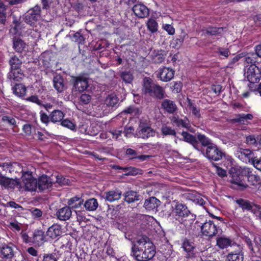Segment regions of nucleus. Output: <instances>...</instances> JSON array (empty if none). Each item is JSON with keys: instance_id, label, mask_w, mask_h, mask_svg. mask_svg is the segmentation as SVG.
<instances>
[{"instance_id": "obj_1", "label": "nucleus", "mask_w": 261, "mask_h": 261, "mask_svg": "<svg viewBox=\"0 0 261 261\" xmlns=\"http://www.w3.org/2000/svg\"><path fill=\"white\" fill-rule=\"evenodd\" d=\"M155 253V246L149 238L145 236L138 238L132 247V255L138 261L150 260Z\"/></svg>"}, {"instance_id": "obj_2", "label": "nucleus", "mask_w": 261, "mask_h": 261, "mask_svg": "<svg viewBox=\"0 0 261 261\" xmlns=\"http://www.w3.org/2000/svg\"><path fill=\"white\" fill-rule=\"evenodd\" d=\"M142 92L159 99H163L165 93L163 87L155 84L150 77H147L143 79Z\"/></svg>"}, {"instance_id": "obj_3", "label": "nucleus", "mask_w": 261, "mask_h": 261, "mask_svg": "<svg viewBox=\"0 0 261 261\" xmlns=\"http://www.w3.org/2000/svg\"><path fill=\"white\" fill-rule=\"evenodd\" d=\"M41 8L40 5H36L30 8L24 15V21L33 27H36L41 19Z\"/></svg>"}, {"instance_id": "obj_4", "label": "nucleus", "mask_w": 261, "mask_h": 261, "mask_svg": "<svg viewBox=\"0 0 261 261\" xmlns=\"http://www.w3.org/2000/svg\"><path fill=\"white\" fill-rule=\"evenodd\" d=\"M244 76L251 83H258L261 78V72L258 66H244Z\"/></svg>"}, {"instance_id": "obj_5", "label": "nucleus", "mask_w": 261, "mask_h": 261, "mask_svg": "<svg viewBox=\"0 0 261 261\" xmlns=\"http://www.w3.org/2000/svg\"><path fill=\"white\" fill-rule=\"evenodd\" d=\"M204 154L212 161L221 160L225 156V153L215 144L206 148Z\"/></svg>"}, {"instance_id": "obj_6", "label": "nucleus", "mask_w": 261, "mask_h": 261, "mask_svg": "<svg viewBox=\"0 0 261 261\" xmlns=\"http://www.w3.org/2000/svg\"><path fill=\"white\" fill-rule=\"evenodd\" d=\"M21 178L26 190L35 191L37 190V180L33 177L31 172H23Z\"/></svg>"}, {"instance_id": "obj_7", "label": "nucleus", "mask_w": 261, "mask_h": 261, "mask_svg": "<svg viewBox=\"0 0 261 261\" xmlns=\"http://www.w3.org/2000/svg\"><path fill=\"white\" fill-rule=\"evenodd\" d=\"M181 247L186 253V257L193 258L198 255L195 243L190 240L184 239L182 242Z\"/></svg>"}, {"instance_id": "obj_8", "label": "nucleus", "mask_w": 261, "mask_h": 261, "mask_svg": "<svg viewBox=\"0 0 261 261\" xmlns=\"http://www.w3.org/2000/svg\"><path fill=\"white\" fill-rule=\"evenodd\" d=\"M155 135V131L151 127L144 124H140L137 128L135 136L136 137L146 139L149 137H153Z\"/></svg>"}, {"instance_id": "obj_9", "label": "nucleus", "mask_w": 261, "mask_h": 261, "mask_svg": "<svg viewBox=\"0 0 261 261\" xmlns=\"http://www.w3.org/2000/svg\"><path fill=\"white\" fill-rule=\"evenodd\" d=\"M201 231L203 235L212 237L216 235L218 230L213 221L209 220L201 225Z\"/></svg>"}, {"instance_id": "obj_10", "label": "nucleus", "mask_w": 261, "mask_h": 261, "mask_svg": "<svg viewBox=\"0 0 261 261\" xmlns=\"http://www.w3.org/2000/svg\"><path fill=\"white\" fill-rule=\"evenodd\" d=\"M14 245L12 243L3 242L0 247V254L3 259H11L14 256Z\"/></svg>"}, {"instance_id": "obj_11", "label": "nucleus", "mask_w": 261, "mask_h": 261, "mask_svg": "<svg viewBox=\"0 0 261 261\" xmlns=\"http://www.w3.org/2000/svg\"><path fill=\"white\" fill-rule=\"evenodd\" d=\"M235 155L237 158L243 162L250 163L251 164L254 157L253 151L249 149L239 148L235 152Z\"/></svg>"}, {"instance_id": "obj_12", "label": "nucleus", "mask_w": 261, "mask_h": 261, "mask_svg": "<svg viewBox=\"0 0 261 261\" xmlns=\"http://www.w3.org/2000/svg\"><path fill=\"white\" fill-rule=\"evenodd\" d=\"M235 250L231 251L226 256L227 261H243L244 254L242 252V247L240 245L233 244Z\"/></svg>"}, {"instance_id": "obj_13", "label": "nucleus", "mask_w": 261, "mask_h": 261, "mask_svg": "<svg viewBox=\"0 0 261 261\" xmlns=\"http://www.w3.org/2000/svg\"><path fill=\"white\" fill-rule=\"evenodd\" d=\"M53 180L46 175H43L37 180V189L40 192L50 189L53 186Z\"/></svg>"}, {"instance_id": "obj_14", "label": "nucleus", "mask_w": 261, "mask_h": 261, "mask_svg": "<svg viewBox=\"0 0 261 261\" xmlns=\"http://www.w3.org/2000/svg\"><path fill=\"white\" fill-rule=\"evenodd\" d=\"M132 10L135 15L140 18L147 17L149 14L148 8L141 3H137L134 5Z\"/></svg>"}, {"instance_id": "obj_15", "label": "nucleus", "mask_w": 261, "mask_h": 261, "mask_svg": "<svg viewBox=\"0 0 261 261\" xmlns=\"http://www.w3.org/2000/svg\"><path fill=\"white\" fill-rule=\"evenodd\" d=\"M46 241L44 231L42 229H36L32 236V243L38 246H42Z\"/></svg>"}, {"instance_id": "obj_16", "label": "nucleus", "mask_w": 261, "mask_h": 261, "mask_svg": "<svg viewBox=\"0 0 261 261\" xmlns=\"http://www.w3.org/2000/svg\"><path fill=\"white\" fill-rule=\"evenodd\" d=\"M71 82L73 84L72 89V93L75 96L77 97L79 99L82 98V76L77 77L72 76Z\"/></svg>"}, {"instance_id": "obj_17", "label": "nucleus", "mask_w": 261, "mask_h": 261, "mask_svg": "<svg viewBox=\"0 0 261 261\" xmlns=\"http://www.w3.org/2000/svg\"><path fill=\"white\" fill-rule=\"evenodd\" d=\"M0 184L6 188L11 189H14L16 187H19V188L21 187L19 179L9 178L3 175H0Z\"/></svg>"}, {"instance_id": "obj_18", "label": "nucleus", "mask_w": 261, "mask_h": 261, "mask_svg": "<svg viewBox=\"0 0 261 261\" xmlns=\"http://www.w3.org/2000/svg\"><path fill=\"white\" fill-rule=\"evenodd\" d=\"M0 167H2L3 170L8 171L9 173L13 172H22L23 171L22 167L20 164L14 162L13 163H5L2 165H0Z\"/></svg>"}, {"instance_id": "obj_19", "label": "nucleus", "mask_w": 261, "mask_h": 261, "mask_svg": "<svg viewBox=\"0 0 261 261\" xmlns=\"http://www.w3.org/2000/svg\"><path fill=\"white\" fill-rule=\"evenodd\" d=\"M174 74V71L172 69L166 67L160 69L159 74L160 80L164 82L170 81Z\"/></svg>"}, {"instance_id": "obj_20", "label": "nucleus", "mask_w": 261, "mask_h": 261, "mask_svg": "<svg viewBox=\"0 0 261 261\" xmlns=\"http://www.w3.org/2000/svg\"><path fill=\"white\" fill-rule=\"evenodd\" d=\"M242 173L248 177V181L253 186L256 185L259 182V177L252 173L250 168L244 167L243 169Z\"/></svg>"}, {"instance_id": "obj_21", "label": "nucleus", "mask_w": 261, "mask_h": 261, "mask_svg": "<svg viewBox=\"0 0 261 261\" xmlns=\"http://www.w3.org/2000/svg\"><path fill=\"white\" fill-rule=\"evenodd\" d=\"M72 212L69 206H65L60 208L56 213L58 219L62 221L68 220L71 216Z\"/></svg>"}, {"instance_id": "obj_22", "label": "nucleus", "mask_w": 261, "mask_h": 261, "mask_svg": "<svg viewBox=\"0 0 261 261\" xmlns=\"http://www.w3.org/2000/svg\"><path fill=\"white\" fill-rule=\"evenodd\" d=\"M54 87L58 93H62L65 89L64 80L60 75H56L53 78Z\"/></svg>"}, {"instance_id": "obj_23", "label": "nucleus", "mask_w": 261, "mask_h": 261, "mask_svg": "<svg viewBox=\"0 0 261 261\" xmlns=\"http://www.w3.org/2000/svg\"><path fill=\"white\" fill-rule=\"evenodd\" d=\"M47 236L55 239L62 234L61 226L58 224H54L49 227L46 232Z\"/></svg>"}, {"instance_id": "obj_24", "label": "nucleus", "mask_w": 261, "mask_h": 261, "mask_svg": "<svg viewBox=\"0 0 261 261\" xmlns=\"http://www.w3.org/2000/svg\"><path fill=\"white\" fill-rule=\"evenodd\" d=\"M175 213L176 215L182 218H186L191 215V213L187 207L182 204H178L176 205Z\"/></svg>"}, {"instance_id": "obj_25", "label": "nucleus", "mask_w": 261, "mask_h": 261, "mask_svg": "<svg viewBox=\"0 0 261 261\" xmlns=\"http://www.w3.org/2000/svg\"><path fill=\"white\" fill-rule=\"evenodd\" d=\"M160 204V201L155 197H151L145 200L144 204V207L148 210L156 209Z\"/></svg>"}, {"instance_id": "obj_26", "label": "nucleus", "mask_w": 261, "mask_h": 261, "mask_svg": "<svg viewBox=\"0 0 261 261\" xmlns=\"http://www.w3.org/2000/svg\"><path fill=\"white\" fill-rule=\"evenodd\" d=\"M242 177L243 175L240 174V171H236L231 173L230 181L232 184H236L240 187L245 188L247 187V186L243 182Z\"/></svg>"}, {"instance_id": "obj_27", "label": "nucleus", "mask_w": 261, "mask_h": 261, "mask_svg": "<svg viewBox=\"0 0 261 261\" xmlns=\"http://www.w3.org/2000/svg\"><path fill=\"white\" fill-rule=\"evenodd\" d=\"M122 192L119 190H111L106 193L105 199L112 202L120 199Z\"/></svg>"}, {"instance_id": "obj_28", "label": "nucleus", "mask_w": 261, "mask_h": 261, "mask_svg": "<svg viewBox=\"0 0 261 261\" xmlns=\"http://www.w3.org/2000/svg\"><path fill=\"white\" fill-rule=\"evenodd\" d=\"M162 107L169 113H173L177 109L174 102L169 99H165L162 103Z\"/></svg>"}, {"instance_id": "obj_29", "label": "nucleus", "mask_w": 261, "mask_h": 261, "mask_svg": "<svg viewBox=\"0 0 261 261\" xmlns=\"http://www.w3.org/2000/svg\"><path fill=\"white\" fill-rule=\"evenodd\" d=\"M13 47L16 51L22 53L26 47L25 43L20 38L14 37L13 40Z\"/></svg>"}, {"instance_id": "obj_30", "label": "nucleus", "mask_w": 261, "mask_h": 261, "mask_svg": "<svg viewBox=\"0 0 261 261\" xmlns=\"http://www.w3.org/2000/svg\"><path fill=\"white\" fill-rule=\"evenodd\" d=\"M181 135L183 137L182 140L191 144L196 149H198L197 147L198 143L194 136L187 132H182Z\"/></svg>"}, {"instance_id": "obj_31", "label": "nucleus", "mask_w": 261, "mask_h": 261, "mask_svg": "<svg viewBox=\"0 0 261 261\" xmlns=\"http://www.w3.org/2000/svg\"><path fill=\"white\" fill-rule=\"evenodd\" d=\"M232 244V241L227 238L219 237L217 239V245L221 249H224L227 248L228 246L233 247Z\"/></svg>"}, {"instance_id": "obj_32", "label": "nucleus", "mask_w": 261, "mask_h": 261, "mask_svg": "<svg viewBox=\"0 0 261 261\" xmlns=\"http://www.w3.org/2000/svg\"><path fill=\"white\" fill-rule=\"evenodd\" d=\"M8 77L9 79L14 81H19L24 77L23 73L21 72L20 68L19 69L11 70L8 74Z\"/></svg>"}, {"instance_id": "obj_33", "label": "nucleus", "mask_w": 261, "mask_h": 261, "mask_svg": "<svg viewBox=\"0 0 261 261\" xmlns=\"http://www.w3.org/2000/svg\"><path fill=\"white\" fill-rule=\"evenodd\" d=\"M64 116L63 113L60 110H54L49 115L50 121L54 123L61 122Z\"/></svg>"}, {"instance_id": "obj_34", "label": "nucleus", "mask_w": 261, "mask_h": 261, "mask_svg": "<svg viewBox=\"0 0 261 261\" xmlns=\"http://www.w3.org/2000/svg\"><path fill=\"white\" fill-rule=\"evenodd\" d=\"M204 35L217 36L223 33V28L208 27L202 30Z\"/></svg>"}, {"instance_id": "obj_35", "label": "nucleus", "mask_w": 261, "mask_h": 261, "mask_svg": "<svg viewBox=\"0 0 261 261\" xmlns=\"http://www.w3.org/2000/svg\"><path fill=\"white\" fill-rule=\"evenodd\" d=\"M9 63L11 70L19 69L20 68L22 61L16 55H13L11 57Z\"/></svg>"}, {"instance_id": "obj_36", "label": "nucleus", "mask_w": 261, "mask_h": 261, "mask_svg": "<svg viewBox=\"0 0 261 261\" xmlns=\"http://www.w3.org/2000/svg\"><path fill=\"white\" fill-rule=\"evenodd\" d=\"M253 116L251 114H240L238 115L233 121L240 124H245L248 120H251Z\"/></svg>"}, {"instance_id": "obj_37", "label": "nucleus", "mask_w": 261, "mask_h": 261, "mask_svg": "<svg viewBox=\"0 0 261 261\" xmlns=\"http://www.w3.org/2000/svg\"><path fill=\"white\" fill-rule=\"evenodd\" d=\"M26 87L22 84H17L13 88V93L18 97H22L26 94Z\"/></svg>"}, {"instance_id": "obj_38", "label": "nucleus", "mask_w": 261, "mask_h": 261, "mask_svg": "<svg viewBox=\"0 0 261 261\" xmlns=\"http://www.w3.org/2000/svg\"><path fill=\"white\" fill-rule=\"evenodd\" d=\"M139 196L137 192L129 191L124 193V200L128 203L139 200Z\"/></svg>"}, {"instance_id": "obj_39", "label": "nucleus", "mask_w": 261, "mask_h": 261, "mask_svg": "<svg viewBox=\"0 0 261 261\" xmlns=\"http://www.w3.org/2000/svg\"><path fill=\"white\" fill-rule=\"evenodd\" d=\"M98 206V204L97 201L95 198H90L87 200L84 204L85 207L89 211L96 210Z\"/></svg>"}, {"instance_id": "obj_40", "label": "nucleus", "mask_w": 261, "mask_h": 261, "mask_svg": "<svg viewBox=\"0 0 261 261\" xmlns=\"http://www.w3.org/2000/svg\"><path fill=\"white\" fill-rule=\"evenodd\" d=\"M119 99L115 95H109L105 100V103L108 107L114 108L117 106Z\"/></svg>"}, {"instance_id": "obj_41", "label": "nucleus", "mask_w": 261, "mask_h": 261, "mask_svg": "<svg viewBox=\"0 0 261 261\" xmlns=\"http://www.w3.org/2000/svg\"><path fill=\"white\" fill-rule=\"evenodd\" d=\"M236 203L242 208L243 210L252 211L254 208L251 203L247 200L239 199L236 200Z\"/></svg>"}, {"instance_id": "obj_42", "label": "nucleus", "mask_w": 261, "mask_h": 261, "mask_svg": "<svg viewBox=\"0 0 261 261\" xmlns=\"http://www.w3.org/2000/svg\"><path fill=\"white\" fill-rule=\"evenodd\" d=\"M69 207L72 209L80 208L82 205V199L77 196L70 198L68 202Z\"/></svg>"}, {"instance_id": "obj_43", "label": "nucleus", "mask_w": 261, "mask_h": 261, "mask_svg": "<svg viewBox=\"0 0 261 261\" xmlns=\"http://www.w3.org/2000/svg\"><path fill=\"white\" fill-rule=\"evenodd\" d=\"M257 56L256 54H251L248 55L245 58V66L250 67L253 65H256Z\"/></svg>"}, {"instance_id": "obj_44", "label": "nucleus", "mask_w": 261, "mask_h": 261, "mask_svg": "<svg viewBox=\"0 0 261 261\" xmlns=\"http://www.w3.org/2000/svg\"><path fill=\"white\" fill-rule=\"evenodd\" d=\"M185 196L192 201L195 202L199 205H203L205 204L204 200L199 196L193 194V193H187Z\"/></svg>"}, {"instance_id": "obj_45", "label": "nucleus", "mask_w": 261, "mask_h": 261, "mask_svg": "<svg viewBox=\"0 0 261 261\" xmlns=\"http://www.w3.org/2000/svg\"><path fill=\"white\" fill-rule=\"evenodd\" d=\"M172 122L178 127H187L189 125V121L187 118L179 119L178 117L173 116L171 119Z\"/></svg>"}, {"instance_id": "obj_46", "label": "nucleus", "mask_w": 261, "mask_h": 261, "mask_svg": "<svg viewBox=\"0 0 261 261\" xmlns=\"http://www.w3.org/2000/svg\"><path fill=\"white\" fill-rule=\"evenodd\" d=\"M119 76L125 83L129 84L134 79L133 75L129 71H122L120 72Z\"/></svg>"}, {"instance_id": "obj_47", "label": "nucleus", "mask_w": 261, "mask_h": 261, "mask_svg": "<svg viewBox=\"0 0 261 261\" xmlns=\"http://www.w3.org/2000/svg\"><path fill=\"white\" fill-rule=\"evenodd\" d=\"M148 30L152 33H155L158 30V24L153 18H149L146 22Z\"/></svg>"}, {"instance_id": "obj_48", "label": "nucleus", "mask_w": 261, "mask_h": 261, "mask_svg": "<svg viewBox=\"0 0 261 261\" xmlns=\"http://www.w3.org/2000/svg\"><path fill=\"white\" fill-rule=\"evenodd\" d=\"M188 107L192 114L196 117L199 118L200 117V110L197 108L196 105L192 102L189 98H187Z\"/></svg>"}, {"instance_id": "obj_49", "label": "nucleus", "mask_w": 261, "mask_h": 261, "mask_svg": "<svg viewBox=\"0 0 261 261\" xmlns=\"http://www.w3.org/2000/svg\"><path fill=\"white\" fill-rule=\"evenodd\" d=\"M197 138L201 143L202 145L206 147V148H207L208 146H212L214 144L210 139L203 135H198Z\"/></svg>"}, {"instance_id": "obj_50", "label": "nucleus", "mask_w": 261, "mask_h": 261, "mask_svg": "<svg viewBox=\"0 0 261 261\" xmlns=\"http://www.w3.org/2000/svg\"><path fill=\"white\" fill-rule=\"evenodd\" d=\"M161 130L162 135L164 136L172 135L176 137L175 130L171 127L164 125L162 126Z\"/></svg>"}, {"instance_id": "obj_51", "label": "nucleus", "mask_w": 261, "mask_h": 261, "mask_svg": "<svg viewBox=\"0 0 261 261\" xmlns=\"http://www.w3.org/2000/svg\"><path fill=\"white\" fill-rule=\"evenodd\" d=\"M6 20V6L0 3V24H4Z\"/></svg>"}, {"instance_id": "obj_52", "label": "nucleus", "mask_w": 261, "mask_h": 261, "mask_svg": "<svg viewBox=\"0 0 261 261\" xmlns=\"http://www.w3.org/2000/svg\"><path fill=\"white\" fill-rule=\"evenodd\" d=\"M2 121L3 122L7 123L9 125H13V126H16V122L15 119L10 116L4 115L2 117Z\"/></svg>"}, {"instance_id": "obj_53", "label": "nucleus", "mask_w": 261, "mask_h": 261, "mask_svg": "<svg viewBox=\"0 0 261 261\" xmlns=\"http://www.w3.org/2000/svg\"><path fill=\"white\" fill-rule=\"evenodd\" d=\"M125 154L127 157L129 158L130 160H134L137 159L138 153L134 149L127 148L125 151Z\"/></svg>"}, {"instance_id": "obj_54", "label": "nucleus", "mask_w": 261, "mask_h": 261, "mask_svg": "<svg viewBox=\"0 0 261 261\" xmlns=\"http://www.w3.org/2000/svg\"><path fill=\"white\" fill-rule=\"evenodd\" d=\"M25 100L35 103L39 106L43 105L42 101L39 99L37 95H32L27 98Z\"/></svg>"}, {"instance_id": "obj_55", "label": "nucleus", "mask_w": 261, "mask_h": 261, "mask_svg": "<svg viewBox=\"0 0 261 261\" xmlns=\"http://www.w3.org/2000/svg\"><path fill=\"white\" fill-rule=\"evenodd\" d=\"M56 182L60 185H68L69 179L64 177L62 175H57L56 176Z\"/></svg>"}, {"instance_id": "obj_56", "label": "nucleus", "mask_w": 261, "mask_h": 261, "mask_svg": "<svg viewBox=\"0 0 261 261\" xmlns=\"http://www.w3.org/2000/svg\"><path fill=\"white\" fill-rule=\"evenodd\" d=\"M124 169V171L127 172L126 173V175H136L138 173V169L136 168L133 167H125Z\"/></svg>"}, {"instance_id": "obj_57", "label": "nucleus", "mask_w": 261, "mask_h": 261, "mask_svg": "<svg viewBox=\"0 0 261 261\" xmlns=\"http://www.w3.org/2000/svg\"><path fill=\"white\" fill-rule=\"evenodd\" d=\"M251 164L257 169L261 171V156L257 158L254 156L252 161Z\"/></svg>"}, {"instance_id": "obj_58", "label": "nucleus", "mask_w": 261, "mask_h": 261, "mask_svg": "<svg viewBox=\"0 0 261 261\" xmlns=\"http://www.w3.org/2000/svg\"><path fill=\"white\" fill-rule=\"evenodd\" d=\"M42 261H57L56 254H44Z\"/></svg>"}, {"instance_id": "obj_59", "label": "nucleus", "mask_w": 261, "mask_h": 261, "mask_svg": "<svg viewBox=\"0 0 261 261\" xmlns=\"http://www.w3.org/2000/svg\"><path fill=\"white\" fill-rule=\"evenodd\" d=\"M252 212L255 215L256 218L261 221V206L255 205L252 209Z\"/></svg>"}, {"instance_id": "obj_60", "label": "nucleus", "mask_w": 261, "mask_h": 261, "mask_svg": "<svg viewBox=\"0 0 261 261\" xmlns=\"http://www.w3.org/2000/svg\"><path fill=\"white\" fill-rule=\"evenodd\" d=\"M61 124L63 126L66 127L68 128H70L71 129H74L75 127V125L74 124V123H73L71 121L68 119L63 120L61 122Z\"/></svg>"}, {"instance_id": "obj_61", "label": "nucleus", "mask_w": 261, "mask_h": 261, "mask_svg": "<svg viewBox=\"0 0 261 261\" xmlns=\"http://www.w3.org/2000/svg\"><path fill=\"white\" fill-rule=\"evenodd\" d=\"M40 119L42 122L45 124H48L50 120L49 116H48L46 114L41 111L40 113Z\"/></svg>"}, {"instance_id": "obj_62", "label": "nucleus", "mask_w": 261, "mask_h": 261, "mask_svg": "<svg viewBox=\"0 0 261 261\" xmlns=\"http://www.w3.org/2000/svg\"><path fill=\"white\" fill-rule=\"evenodd\" d=\"M165 59L164 56L160 54L156 55L153 58V62L156 64L161 63Z\"/></svg>"}, {"instance_id": "obj_63", "label": "nucleus", "mask_w": 261, "mask_h": 261, "mask_svg": "<svg viewBox=\"0 0 261 261\" xmlns=\"http://www.w3.org/2000/svg\"><path fill=\"white\" fill-rule=\"evenodd\" d=\"M9 227L13 230L18 231L20 230V224L16 221L10 222Z\"/></svg>"}, {"instance_id": "obj_64", "label": "nucleus", "mask_w": 261, "mask_h": 261, "mask_svg": "<svg viewBox=\"0 0 261 261\" xmlns=\"http://www.w3.org/2000/svg\"><path fill=\"white\" fill-rule=\"evenodd\" d=\"M163 29L168 32L169 35H173L175 33V29L170 24H166L163 26Z\"/></svg>"}]
</instances>
